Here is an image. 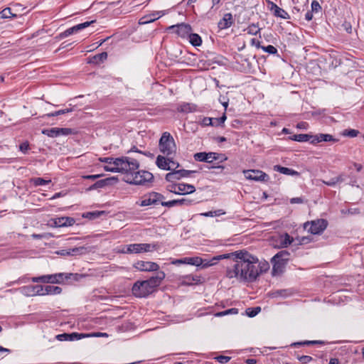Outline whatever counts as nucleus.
<instances>
[{"mask_svg": "<svg viewBox=\"0 0 364 364\" xmlns=\"http://www.w3.org/2000/svg\"><path fill=\"white\" fill-rule=\"evenodd\" d=\"M224 259H231L234 262L232 268H228L226 270L227 277L230 279L236 277L240 281L247 282H253L258 277L257 272L258 259L247 251H235L220 255L213 258L216 260Z\"/></svg>", "mask_w": 364, "mask_h": 364, "instance_id": "nucleus-1", "label": "nucleus"}, {"mask_svg": "<svg viewBox=\"0 0 364 364\" xmlns=\"http://www.w3.org/2000/svg\"><path fill=\"white\" fill-rule=\"evenodd\" d=\"M165 277L164 272H158L155 276L151 277L149 279L136 281L132 288L133 295L139 298L148 296L156 291Z\"/></svg>", "mask_w": 364, "mask_h": 364, "instance_id": "nucleus-2", "label": "nucleus"}, {"mask_svg": "<svg viewBox=\"0 0 364 364\" xmlns=\"http://www.w3.org/2000/svg\"><path fill=\"white\" fill-rule=\"evenodd\" d=\"M113 165L114 168H118L117 173H125L126 175L128 174L129 171L138 170L139 167V163L136 159L127 156L114 158Z\"/></svg>", "mask_w": 364, "mask_h": 364, "instance_id": "nucleus-3", "label": "nucleus"}, {"mask_svg": "<svg viewBox=\"0 0 364 364\" xmlns=\"http://www.w3.org/2000/svg\"><path fill=\"white\" fill-rule=\"evenodd\" d=\"M154 179L151 173L146 171H129L124 179L125 182L134 185H143L146 182H151Z\"/></svg>", "mask_w": 364, "mask_h": 364, "instance_id": "nucleus-4", "label": "nucleus"}, {"mask_svg": "<svg viewBox=\"0 0 364 364\" xmlns=\"http://www.w3.org/2000/svg\"><path fill=\"white\" fill-rule=\"evenodd\" d=\"M160 151L165 156H175L176 146L173 136L168 132H164L159 142Z\"/></svg>", "mask_w": 364, "mask_h": 364, "instance_id": "nucleus-5", "label": "nucleus"}, {"mask_svg": "<svg viewBox=\"0 0 364 364\" xmlns=\"http://www.w3.org/2000/svg\"><path fill=\"white\" fill-rule=\"evenodd\" d=\"M159 248L157 243H134L123 247L121 252L124 254H139L156 250Z\"/></svg>", "mask_w": 364, "mask_h": 364, "instance_id": "nucleus-6", "label": "nucleus"}, {"mask_svg": "<svg viewBox=\"0 0 364 364\" xmlns=\"http://www.w3.org/2000/svg\"><path fill=\"white\" fill-rule=\"evenodd\" d=\"M193 158L196 161H203L208 164L212 163L213 161H219L223 162L228 159L227 156L223 154L215 152H198L193 155Z\"/></svg>", "mask_w": 364, "mask_h": 364, "instance_id": "nucleus-7", "label": "nucleus"}, {"mask_svg": "<svg viewBox=\"0 0 364 364\" xmlns=\"http://www.w3.org/2000/svg\"><path fill=\"white\" fill-rule=\"evenodd\" d=\"M309 225V231L313 235L321 234L328 225V222L325 219H318L307 222L304 224V228H306Z\"/></svg>", "mask_w": 364, "mask_h": 364, "instance_id": "nucleus-8", "label": "nucleus"}, {"mask_svg": "<svg viewBox=\"0 0 364 364\" xmlns=\"http://www.w3.org/2000/svg\"><path fill=\"white\" fill-rule=\"evenodd\" d=\"M169 187L168 191L177 195L190 194L196 191L194 186L184 183H173Z\"/></svg>", "mask_w": 364, "mask_h": 364, "instance_id": "nucleus-9", "label": "nucleus"}, {"mask_svg": "<svg viewBox=\"0 0 364 364\" xmlns=\"http://www.w3.org/2000/svg\"><path fill=\"white\" fill-rule=\"evenodd\" d=\"M133 267L141 272H160L159 265L154 262L139 260L133 264Z\"/></svg>", "mask_w": 364, "mask_h": 364, "instance_id": "nucleus-10", "label": "nucleus"}, {"mask_svg": "<svg viewBox=\"0 0 364 364\" xmlns=\"http://www.w3.org/2000/svg\"><path fill=\"white\" fill-rule=\"evenodd\" d=\"M244 174L247 179L255 181L265 182L269 179V176L260 170H246L244 171Z\"/></svg>", "mask_w": 364, "mask_h": 364, "instance_id": "nucleus-11", "label": "nucleus"}, {"mask_svg": "<svg viewBox=\"0 0 364 364\" xmlns=\"http://www.w3.org/2000/svg\"><path fill=\"white\" fill-rule=\"evenodd\" d=\"M168 29L173 31V32L177 33L180 37L183 38H188L192 31L191 26L189 24L183 23L171 26L168 28Z\"/></svg>", "mask_w": 364, "mask_h": 364, "instance_id": "nucleus-12", "label": "nucleus"}, {"mask_svg": "<svg viewBox=\"0 0 364 364\" xmlns=\"http://www.w3.org/2000/svg\"><path fill=\"white\" fill-rule=\"evenodd\" d=\"M203 260L201 257H185L183 259H177L173 263L174 264H176V263L188 264L195 265L197 267L202 265L203 268H205V267H208L212 265V264L209 263L208 262L205 264H203Z\"/></svg>", "mask_w": 364, "mask_h": 364, "instance_id": "nucleus-13", "label": "nucleus"}, {"mask_svg": "<svg viewBox=\"0 0 364 364\" xmlns=\"http://www.w3.org/2000/svg\"><path fill=\"white\" fill-rule=\"evenodd\" d=\"M268 6L269 10L273 13L274 16L279 17L283 19L290 18L289 14L286 11L279 7L276 4L273 3L272 1H269Z\"/></svg>", "mask_w": 364, "mask_h": 364, "instance_id": "nucleus-14", "label": "nucleus"}, {"mask_svg": "<svg viewBox=\"0 0 364 364\" xmlns=\"http://www.w3.org/2000/svg\"><path fill=\"white\" fill-rule=\"evenodd\" d=\"M169 162H173V156H166L165 157L161 155H159L156 157V164L161 169L166 171L172 170V167L169 165Z\"/></svg>", "mask_w": 364, "mask_h": 364, "instance_id": "nucleus-15", "label": "nucleus"}, {"mask_svg": "<svg viewBox=\"0 0 364 364\" xmlns=\"http://www.w3.org/2000/svg\"><path fill=\"white\" fill-rule=\"evenodd\" d=\"M323 141L337 142L338 141V139L334 138L331 134H318L316 135H312V140H311V144H316Z\"/></svg>", "mask_w": 364, "mask_h": 364, "instance_id": "nucleus-16", "label": "nucleus"}, {"mask_svg": "<svg viewBox=\"0 0 364 364\" xmlns=\"http://www.w3.org/2000/svg\"><path fill=\"white\" fill-rule=\"evenodd\" d=\"M193 203V200L187 199V198H181V199H177V200H172L167 202L162 201L161 202V205L166 206L168 208H171L175 205H191Z\"/></svg>", "mask_w": 364, "mask_h": 364, "instance_id": "nucleus-17", "label": "nucleus"}, {"mask_svg": "<svg viewBox=\"0 0 364 364\" xmlns=\"http://www.w3.org/2000/svg\"><path fill=\"white\" fill-rule=\"evenodd\" d=\"M234 23L233 16L231 13L225 14L223 18L218 23V27L220 30H224L230 28Z\"/></svg>", "mask_w": 364, "mask_h": 364, "instance_id": "nucleus-18", "label": "nucleus"}, {"mask_svg": "<svg viewBox=\"0 0 364 364\" xmlns=\"http://www.w3.org/2000/svg\"><path fill=\"white\" fill-rule=\"evenodd\" d=\"M42 133L50 137H57L60 135H68V128L54 127L48 129H43Z\"/></svg>", "mask_w": 364, "mask_h": 364, "instance_id": "nucleus-19", "label": "nucleus"}, {"mask_svg": "<svg viewBox=\"0 0 364 364\" xmlns=\"http://www.w3.org/2000/svg\"><path fill=\"white\" fill-rule=\"evenodd\" d=\"M32 281L33 282H42L46 284H58V280L56 279L55 274L33 277Z\"/></svg>", "mask_w": 364, "mask_h": 364, "instance_id": "nucleus-20", "label": "nucleus"}, {"mask_svg": "<svg viewBox=\"0 0 364 364\" xmlns=\"http://www.w3.org/2000/svg\"><path fill=\"white\" fill-rule=\"evenodd\" d=\"M271 262L272 263V276L281 274L284 272L286 264L284 262L279 261V259L274 260V257L272 258Z\"/></svg>", "mask_w": 364, "mask_h": 364, "instance_id": "nucleus-21", "label": "nucleus"}, {"mask_svg": "<svg viewBox=\"0 0 364 364\" xmlns=\"http://www.w3.org/2000/svg\"><path fill=\"white\" fill-rule=\"evenodd\" d=\"M112 181H117V178L110 177V178H107L105 179L99 180V181H96L94 184L90 186L87 188V190L90 191V190L103 188L107 185H109L111 183L110 182Z\"/></svg>", "mask_w": 364, "mask_h": 364, "instance_id": "nucleus-22", "label": "nucleus"}, {"mask_svg": "<svg viewBox=\"0 0 364 364\" xmlns=\"http://www.w3.org/2000/svg\"><path fill=\"white\" fill-rule=\"evenodd\" d=\"M177 110L183 113L194 112L197 110V105L193 103L183 102L178 107Z\"/></svg>", "mask_w": 364, "mask_h": 364, "instance_id": "nucleus-23", "label": "nucleus"}, {"mask_svg": "<svg viewBox=\"0 0 364 364\" xmlns=\"http://www.w3.org/2000/svg\"><path fill=\"white\" fill-rule=\"evenodd\" d=\"M28 290V292L31 295H46L45 290L46 286L37 284L31 287H24Z\"/></svg>", "mask_w": 364, "mask_h": 364, "instance_id": "nucleus-24", "label": "nucleus"}, {"mask_svg": "<svg viewBox=\"0 0 364 364\" xmlns=\"http://www.w3.org/2000/svg\"><path fill=\"white\" fill-rule=\"evenodd\" d=\"M181 283L188 286L193 284H200L201 283V277L198 275H186L183 277Z\"/></svg>", "mask_w": 364, "mask_h": 364, "instance_id": "nucleus-25", "label": "nucleus"}, {"mask_svg": "<svg viewBox=\"0 0 364 364\" xmlns=\"http://www.w3.org/2000/svg\"><path fill=\"white\" fill-rule=\"evenodd\" d=\"M273 169L276 171H278L281 173H283L284 175L288 176H299V173L294 169L287 168V167H283L280 165H275L274 166Z\"/></svg>", "mask_w": 364, "mask_h": 364, "instance_id": "nucleus-26", "label": "nucleus"}, {"mask_svg": "<svg viewBox=\"0 0 364 364\" xmlns=\"http://www.w3.org/2000/svg\"><path fill=\"white\" fill-rule=\"evenodd\" d=\"M105 215V211L103 210H95L92 212H86L83 213L81 215L82 218H86L90 220H94L98 218H100L101 215Z\"/></svg>", "mask_w": 364, "mask_h": 364, "instance_id": "nucleus-27", "label": "nucleus"}, {"mask_svg": "<svg viewBox=\"0 0 364 364\" xmlns=\"http://www.w3.org/2000/svg\"><path fill=\"white\" fill-rule=\"evenodd\" d=\"M90 247L80 246L77 247H70V255H85L90 252Z\"/></svg>", "mask_w": 364, "mask_h": 364, "instance_id": "nucleus-28", "label": "nucleus"}, {"mask_svg": "<svg viewBox=\"0 0 364 364\" xmlns=\"http://www.w3.org/2000/svg\"><path fill=\"white\" fill-rule=\"evenodd\" d=\"M291 140L299 141V142H305L309 141L311 143V140H312V134H294L289 137Z\"/></svg>", "mask_w": 364, "mask_h": 364, "instance_id": "nucleus-29", "label": "nucleus"}, {"mask_svg": "<svg viewBox=\"0 0 364 364\" xmlns=\"http://www.w3.org/2000/svg\"><path fill=\"white\" fill-rule=\"evenodd\" d=\"M95 22V21H86V22L79 23L77 25L72 26L71 28H70V35L75 33L78 32L79 31L88 27L89 26H90L91 24H92Z\"/></svg>", "mask_w": 364, "mask_h": 364, "instance_id": "nucleus-30", "label": "nucleus"}, {"mask_svg": "<svg viewBox=\"0 0 364 364\" xmlns=\"http://www.w3.org/2000/svg\"><path fill=\"white\" fill-rule=\"evenodd\" d=\"M290 253L287 250H282L277 252L273 257L274 260H279L285 264L289 259Z\"/></svg>", "mask_w": 364, "mask_h": 364, "instance_id": "nucleus-31", "label": "nucleus"}, {"mask_svg": "<svg viewBox=\"0 0 364 364\" xmlns=\"http://www.w3.org/2000/svg\"><path fill=\"white\" fill-rule=\"evenodd\" d=\"M188 38L190 43L195 47L200 46L202 44L201 37L197 33H192L191 32Z\"/></svg>", "mask_w": 364, "mask_h": 364, "instance_id": "nucleus-32", "label": "nucleus"}, {"mask_svg": "<svg viewBox=\"0 0 364 364\" xmlns=\"http://www.w3.org/2000/svg\"><path fill=\"white\" fill-rule=\"evenodd\" d=\"M44 290L46 295H53L60 294L62 289L58 286L46 285Z\"/></svg>", "mask_w": 364, "mask_h": 364, "instance_id": "nucleus-33", "label": "nucleus"}, {"mask_svg": "<svg viewBox=\"0 0 364 364\" xmlns=\"http://www.w3.org/2000/svg\"><path fill=\"white\" fill-rule=\"evenodd\" d=\"M159 17L158 16L157 14H151L149 15H146L143 17H141L139 19V24H146L148 23H151L154 21L155 20L158 19Z\"/></svg>", "mask_w": 364, "mask_h": 364, "instance_id": "nucleus-34", "label": "nucleus"}, {"mask_svg": "<svg viewBox=\"0 0 364 364\" xmlns=\"http://www.w3.org/2000/svg\"><path fill=\"white\" fill-rule=\"evenodd\" d=\"M31 183L35 186H46L51 183L50 179H44L43 178H32L30 180Z\"/></svg>", "mask_w": 364, "mask_h": 364, "instance_id": "nucleus-35", "label": "nucleus"}, {"mask_svg": "<svg viewBox=\"0 0 364 364\" xmlns=\"http://www.w3.org/2000/svg\"><path fill=\"white\" fill-rule=\"evenodd\" d=\"M325 342L323 341H305L301 342H295L291 344V346L297 347L301 346H310L315 344H324Z\"/></svg>", "mask_w": 364, "mask_h": 364, "instance_id": "nucleus-36", "label": "nucleus"}, {"mask_svg": "<svg viewBox=\"0 0 364 364\" xmlns=\"http://www.w3.org/2000/svg\"><path fill=\"white\" fill-rule=\"evenodd\" d=\"M176 178H178V181L183 178L189 177L192 173H196V171H189V170H185V169H180V170H176Z\"/></svg>", "mask_w": 364, "mask_h": 364, "instance_id": "nucleus-37", "label": "nucleus"}, {"mask_svg": "<svg viewBox=\"0 0 364 364\" xmlns=\"http://www.w3.org/2000/svg\"><path fill=\"white\" fill-rule=\"evenodd\" d=\"M147 196L151 198V200L155 204H157L160 201L162 202V200L165 198V197L161 193L154 191L147 193Z\"/></svg>", "mask_w": 364, "mask_h": 364, "instance_id": "nucleus-38", "label": "nucleus"}, {"mask_svg": "<svg viewBox=\"0 0 364 364\" xmlns=\"http://www.w3.org/2000/svg\"><path fill=\"white\" fill-rule=\"evenodd\" d=\"M89 337H90V333L74 332V333H70V341H78L80 339H82L84 338H89Z\"/></svg>", "mask_w": 364, "mask_h": 364, "instance_id": "nucleus-39", "label": "nucleus"}, {"mask_svg": "<svg viewBox=\"0 0 364 364\" xmlns=\"http://www.w3.org/2000/svg\"><path fill=\"white\" fill-rule=\"evenodd\" d=\"M107 58V53L106 52H102L93 56L92 60L91 62L98 64L104 62Z\"/></svg>", "mask_w": 364, "mask_h": 364, "instance_id": "nucleus-40", "label": "nucleus"}, {"mask_svg": "<svg viewBox=\"0 0 364 364\" xmlns=\"http://www.w3.org/2000/svg\"><path fill=\"white\" fill-rule=\"evenodd\" d=\"M248 34L250 35H257L259 33L260 28L258 27L257 24L252 23L247 28H246L245 30Z\"/></svg>", "mask_w": 364, "mask_h": 364, "instance_id": "nucleus-41", "label": "nucleus"}, {"mask_svg": "<svg viewBox=\"0 0 364 364\" xmlns=\"http://www.w3.org/2000/svg\"><path fill=\"white\" fill-rule=\"evenodd\" d=\"M54 225L55 227L67 226L68 223V217L58 218L54 219Z\"/></svg>", "mask_w": 364, "mask_h": 364, "instance_id": "nucleus-42", "label": "nucleus"}, {"mask_svg": "<svg viewBox=\"0 0 364 364\" xmlns=\"http://www.w3.org/2000/svg\"><path fill=\"white\" fill-rule=\"evenodd\" d=\"M269 268V265L267 262H257V272H258V277L262 274L266 272Z\"/></svg>", "mask_w": 364, "mask_h": 364, "instance_id": "nucleus-43", "label": "nucleus"}, {"mask_svg": "<svg viewBox=\"0 0 364 364\" xmlns=\"http://www.w3.org/2000/svg\"><path fill=\"white\" fill-rule=\"evenodd\" d=\"M291 294V292L289 289H279V290H277L272 293V296L274 297L281 296V297L285 298V297L290 296Z\"/></svg>", "mask_w": 364, "mask_h": 364, "instance_id": "nucleus-44", "label": "nucleus"}, {"mask_svg": "<svg viewBox=\"0 0 364 364\" xmlns=\"http://www.w3.org/2000/svg\"><path fill=\"white\" fill-rule=\"evenodd\" d=\"M260 311H261L260 306L250 307V308H247L246 309V314L250 318H252V317L257 316Z\"/></svg>", "mask_w": 364, "mask_h": 364, "instance_id": "nucleus-45", "label": "nucleus"}, {"mask_svg": "<svg viewBox=\"0 0 364 364\" xmlns=\"http://www.w3.org/2000/svg\"><path fill=\"white\" fill-rule=\"evenodd\" d=\"M238 314V309L232 308V309H229L223 311L218 312L215 314V316L221 317V316L229 315V314Z\"/></svg>", "mask_w": 364, "mask_h": 364, "instance_id": "nucleus-46", "label": "nucleus"}, {"mask_svg": "<svg viewBox=\"0 0 364 364\" xmlns=\"http://www.w3.org/2000/svg\"><path fill=\"white\" fill-rule=\"evenodd\" d=\"M16 16V14H12L11 9L9 7H6V8L4 9L0 12V16L2 18H11L12 16Z\"/></svg>", "mask_w": 364, "mask_h": 364, "instance_id": "nucleus-47", "label": "nucleus"}, {"mask_svg": "<svg viewBox=\"0 0 364 364\" xmlns=\"http://www.w3.org/2000/svg\"><path fill=\"white\" fill-rule=\"evenodd\" d=\"M359 131L356 129H345L343 131V136L348 137H355L358 135Z\"/></svg>", "mask_w": 364, "mask_h": 364, "instance_id": "nucleus-48", "label": "nucleus"}, {"mask_svg": "<svg viewBox=\"0 0 364 364\" xmlns=\"http://www.w3.org/2000/svg\"><path fill=\"white\" fill-rule=\"evenodd\" d=\"M170 171L171 172L166 174L165 179L168 182H173L175 181H178V178H176L175 168H172V170Z\"/></svg>", "mask_w": 364, "mask_h": 364, "instance_id": "nucleus-49", "label": "nucleus"}, {"mask_svg": "<svg viewBox=\"0 0 364 364\" xmlns=\"http://www.w3.org/2000/svg\"><path fill=\"white\" fill-rule=\"evenodd\" d=\"M151 205H156L154 201L151 200V198L147 196V194H146L143 199L139 203L140 206H148Z\"/></svg>", "mask_w": 364, "mask_h": 364, "instance_id": "nucleus-50", "label": "nucleus"}, {"mask_svg": "<svg viewBox=\"0 0 364 364\" xmlns=\"http://www.w3.org/2000/svg\"><path fill=\"white\" fill-rule=\"evenodd\" d=\"M226 119H227V117H226V115L225 113L223 114L222 117H220L219 118H213V122H214L213 126L218 127V126L223 125L224 124L225 121L226 120Z\"/></svg>", "mask_w": 364, "mask_h": 364, "instance_id": "nucleus-51", "label": "nucleus"}, {"mask_svg": "<svg viewBox=\"0 0 364 364\" xmlns=\"http://www.w3.org/2000/svg\"><path fill=\"white\" fill-rule=\"evenodd\" d=\"M101 176L102 175H100V174L82 176H80V178L79 179L74 180L73 181H72V183H75V181H77V182H79V181H83L85 179L95 180V179L100 178Z\"/></svg>", "mask_w": 364, "mask_h": 364, "instance_id": "nucleus-52", "label": "nucleus"}, {"mask_svg": "<svg viewBox=\"0 0 364 364\" xmlns=\"http://www.w3.org/2000/svg\"><path fill=\"white\" fill-rule=\"evenodd\" d=\"M200 124L203 127L213 126V118L211 117H203Z\"/></svg>", "mask_w": 364, "mask_h": 364, "instance_id": "nucleus-53", "label": "nucleus"}, {"mask_svg": "<svg viewBox=\"0 0 364 364\" xmlns=\"http://www.w3.org/2000/svg\"><path fill=\"white\" fill-rule=\"evenodd\" d=\"M261 49H262L264 51H265L269 54L277 53V49L272 45H269L267 46H262Z\"/></svg>", "mask_w": 364, "mask_h": 364, "instance_id": "nucleus-54", "label": "nucleus"}, {"mask_svg": "<svg viewBox=\"0 0 364 364\" xmlns=\"http://www.w3.org/2000/svg\"><path fill=\"white\" fill-rule=\"evenodd\" d=\"M29 149L30 144L28 141H26L19 145V150L23 154H26Z\"/></svg>", "mask_w": 364, "mask_h": 364, "instance_id": "nucleus-55", "label": "nucleus"}, {"mask_svg": "<svg viewBox=\"0 0 364 364\" xmlns=\"http://www.w3.org/2000/svg\"><path fill=\"white\" fill-rule=\"evenodd\" d=\"M298 360L303 364H306L310 363L313 358L309 355H301L297 357Z\"/></svg>", "mask_w": 364, "mask_h": 364, "instance_id": "nucleus-56", "label": "nucleus"}, {"mask_svg": "<svg viewBox=\"0 0 364 364\" xmlns=\"http://www.w3.org/2000/svg\"><path fill=\"white\" fill-rule=\"evenodd\" d=\"M293 240V238L289 234L286 233L284 235V238L282 242V245L287 247V245H290Z\"/></svg>", "mask_w": 364, "mask_h": 364, "instance_id": "nucleus-57", "label": "nucleus"}, {"mask_svg": "<svg viewBox=\"0 0 364 364\" xmlns=\"http://www.w3.org/2000/svg\"><path fill=\"white\" fill-rule=\"evenodd\" d=\"M311 11H312V12H314H314H318V11H320L321 9V5L316 0H314L311 2Z\"/></svg>", "mask_w": 364, "mask_h": 364, "instance_id": "nucleus-58", "label": "nucleus"}, {"mask_svg": "<svg viewBox=\"0 0 364 364\" xmlns=\"http://www.w3.org/2000/svg\"><path fill=\"white\" fill-rule=\"evenodd\" d=\"M230 357L225 355H219L215 358V359L219 363L224 364L230 361Z\"/></svg>", "mask_w": 364, "mask_h": 364, "instance_id": "nucleus-59", "label": "nucleus"}, {"mask_svg": "<svg viewBox=\"0 0 364 364\" xmlns=\"http://www.w3.org/2000/svg\"><path fill=\"white\" fill-rule=\"evenodd\" d=\"M56 279L58 280V284H60L62 282H63L64 279L68 278V273H58L55 274Z\"/></svg>", "mask_w": 364, "mask_h": 364, "instance_id": "nucleus-60", "label": "nucleus"}, {"mask_svg": "<svg viewBox=\"0 0 364 364\" xmlns=\"http://www.w3.org/2000/svg\"><path fill=\"white\" fill-rule=\"evenodd\" d=\"M342 213L344 214H348V215H358L360 213V210L358 208H348L346 211L343 210H342Z\"/></svg>", "mask_w": 364, "mask_h": 364, "instance_id": "nucleus-61", "label": "nucleus"}, {"mask_svg": "<svg viewBox=\"0 0 364 364\" xmlns=\"http://www.w3.org/2000/svg\"><path fill=\"white\" fill-rule=\"evenodd\" d=\"M66 112H68V109H60V110H58V111H55L54 112L49 113L47 115H48V117H55V116H58V115L62 114H65Z\"/></svg>", "mask_w": 364, "mask_h": 364, "instance_id": "nucleus-62", "label": "nucleus"}, {"mask_svg": "<svg viewBox=\"0 0 364 364\" xmlns=\"http://www.w3.org/2000/svg\"><path fill=\"white\" fill-rule=\"evenodd\" d=\"M56 338L58 341H68V333H64L56 336Z\"/></svg>", "mask_w": 364, "mask_h": 364, "instance_id": "nucleus-63", "label": "nucleus"}, {"mask_svg": "<svg viewBox=\"0 0 364 364\" xmlns=\"http://www.w3.org/2000/svg\"><path fill=\"white\" fill-rule=\"evenodd\" d=\"M304 199L301 197L292 198L290 199L291 204L303 203Z\"/></svg>", "mask_w": 364, "mask_h": 364, "instance_id": "nucleus-64", "label": "nucleus"}]
</instances>
